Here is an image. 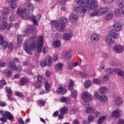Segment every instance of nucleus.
Returning a JSON list of instances; mask_svg holds the SVG:
<instances>
[{
  "instance_id": "1",
  "label": "nucleus",
  "mask_w": 124,
  "mask_h": 124,
  "mask_svg": "<svg viewBox=\"0 0 124 124\" xmlns=\"http://www.w3.org/2000/svg\"><path fill=\"white\" fill-rule=\"evenodd\" d=\"M27 6L26 9H21L20 8L17 9V13L19 17H21L23 20H31L35 26L38 25V21L41 18V15L39 14L38 16H34L32 15L33 10L34 9V6L31 2L27 3Z\"/></svg>"
},
{
  "instance_id": "2",
  "label": "nucleus",
  "mask_w": 124,
  "mask_h": 124,
  "mask_svg": "<svg viewBox=\"0 0 124 124\" xmlns=\"http://www.w3.org/2000/svg\"><path fill=\"white\" fill-rule=\"evenodd\" d=\"M76 2L81 6H75L74 10L80 13H87V11L93 10V8L95 9L98 5V2L96 0H76Z\"/></svg>"
},
{
  "instance_id": "3",
  "label": "nucleus",
  "mask_w": 124,
  "mask_h": 124,
  "mask_svg": "<svg viewBox=\"0 0 124 124\" xmlns=\"http://www.w3.org/2000/svg\"><path fill=\"white\" fill-rule=\"evenodd\" d=\"M67 22V18L65 17H62L59 21H52L50 22V25L53 28H55L58 31L62 32L64 30V27Z\"/></svg>"
},
{
  "instance_id": "4",
  "label": "nucleus",
  "mask_w": 124,
  "mask_h": 124,
  "mask_svg": "<svg viewBox=\"0 0 124 124\" xmlns=\"http://www.w3.org/2000/svg\"><path fill=\"white\" fill-rule=\"evenodd\" d=\"M36 39V37L31 36L30 41H27L23 44V48L25 51L29 55H32V50L34 47V41Z\"/></svg>"
},
{
  "instance_id": "5",
  "label": "nucleus",
  "mask_w": 124,
  "mask_h": 124,
  "mask_svg": "<svg viewBox=\"0 0 124 124\" xmlns=\"http://www.w3.org/2000/svg\"><path fill=\"white\" fill-rule=\"evenodd\" d=\"M98 7V3L97 7L95 9H93V10H94V11L91 13V16L92 17L93 16H100L101 14L107 13L110 11V9L108 7L101 8L97 9Z\"/></svg>"
},
{
  "instance_id": "6",
  "label": "nucleus",
  "mask_w": 124,
  "mask_h": 124,
  "mask_svg": "<svg viewBox=\"0 0 124 124\" xmlns=\"http://www.w3.org/2000/svg\"><path fill=\"white\" fill-rule=\"evenodd\" d=\"M44 39L43 36H40L38 38V40L36 39L34 41V48H36L37 52L38 53H41L42 52V48L44 44Z\"/></svg>"
},
{
  "instance_id": "7",
  "label": "nucleus",
  "mask_w": 124,
  "mask_h": 124,
  "mask_svg": "<svg viewBox=\"0 0 124 124\" xmlns=\"http://www.w3.org/2000/svg\"><path fill=\"white\" fill-rule=\"evenodd\" d=\"M93 96L91 95V93L88 92H85L82 95V99L84 101V105H90L89 101L91 100Z\"/></svg>"
},
{
  "instance_id": "8",
  "label": "nucleus",
  "mask_w": 124,
  "mask_h": 124,
  "mask_svg": "<svg viewBox=\"0 0 124 124\" xmlns=\"http://www.w3.org/2000/svg\"><path fill=\"white\" fill-rule=\"evenodd\" d=\"M79 11L76 12L75 11L73 14H71L70 15L69 17V21L70 23H76L77 22V20H78V18H79L80 15H79Z\"/></svg>"
},
{
  "instance_id": "9",
  "label": "nucleus",
  "mask_w": 124,
  "mask_h": 124,
  "mask_svg": "<svg viewBox=\"0 0 124 124\" xmlns=\"http://www.w3.org/2000/svg\"><path fill=\"white\" fill-rule=\"evenodd\" d=\"M52 60V57L50 56H48L46 58V61H43L40 63V65L41 67H45L46 65H47V66H51V65H52V64L53 63V61Z\"/></svg>"
},
{
  "instance_id": "10",
  "label": "nucleus",
  "mask_w": 124,
  "mask_h": 124,
  "mask_svg": "<svg viewBox=\"0 0 124 124\" xmlns=\"http://www.w3.org/2000/svg\"><path fill=\"white\" fill-rule=\"evenodd\" d=\"M106 72L107 74L103 78V81H108L109 78H110V76L114 74V72H115V69L113 70V68H108L106 70Z\"/></svg>"
},
{
  "instance_id": "11",
  "label": "nucleus",
  "mask_w": 124,
  "mask_h": 124,
  "mask_svg": "<svg viewBox=\"0 0 124 124\" xmlns=\"http://www.w3.org/2000/svg\"><path fill=\"white\" fill-rule=\"evenodd\" d=\"M94 98H97V99H99L100 101L102 102H107L108 100V97L105 95H101L100 93H96L94 94Z\"/></svg>"
},
{
  "instance_id": "12",
  "label": "nucleus",
  "mask_w": 124,
  "mask_h": 124,
  "mask_svg": "<svg viewBox=\"0 0 124 124\" xmlns=\"http://www.w3.org/2000/svg\"><path fill=\"white\" fill-rule=\"evenodd\" d=\"M25 36H29L30 33H33V34H34V33L36 32V28L33 25H31L29 27L28 29L25 30Z\"/></svg>"
},
{
  "instance_id": "13",
  "label": "nucleus",
  "mask_w": 124,
  "mask_h": 124,
  "mask_svg": "<svg viewBox=\"0 0 124 124\" xmlns=\"http://www.w3.org/2000/svg\"><path fill=\"white\" fill-rule=\"evenodd\" d=\"M11 27H12V23H10L9 24H7V22H2L0 25V31H3L5 29L7 30H10L11 29Z\"/></svg>"
},
{
  "instance_id": "14",
  "label": "nucleus",
  "mask_w": 124,
  "mask_h": 124,
  "mask_svg": "<svg viewBox=\"0 0 124 124\" xmlns=\"http://www.w3.org/2000/svg\"><path fill=\"white\" fill-rule=\"evenodd\" d=\"M43 85L42 83V76L38 75L37 76V81L35 83V86L37 89H40L41 86Z\"/></svg>"
},
{
  "instance_id": "15",
  "label": "nucleus",
  "mask_w": 124,
  "mask_h": 124,
  "mask_svg": "<svg viewBox=\"0 0 124 124\" xmlns=\"http://www.w3.org/2000/svg\"><path fill=\"white\" fill-rule=\"evenodd\" d=\"M105 42L108 46L112 45L115 43V41L109 35L105 37Z\"/></svg>"
},
{
  "instance_id": "16",
  "label": "nucleus",
  "mask_w": 124,
  "mask_h": 124,
  "mask_svg": "<svg viewBox=\"0 0 124 124\" xmlns=\"http://www.w3.org/2000/svg\"><path fill=\"white\" fill-rule=\"evenodd\" d=\"M124 46L121 45H117L113 47L114 51L118 54L123 53L124 52Z\"/></svg>"
},
{
  "instance_id": "17",
  "label": "nucleus",
  "mask_w": 124,
  "mask_h": 124,
  "mask_svg": "<svg viewBox=\"0 0 124 124\" xmlns=\"http://www.w3.org/2000/svg\"><path fill=\"white\" fill-rule=\"evenodd\" d=\"M108 35L113 38V39H118L119 38V33L116 30H111L109 32Z\"/></svg>"
},
{
  "instance_id": "18",
  "label": "nucleus",
  "mask_w": 124,
  "mask_h": 124,
  "mask_svg": "<svg viewBox=\"0 0 124 124\" xmlns=\"http://www.w3.org/2000/svg\"><path fill=\"white\" fill-rule=\"evenodd\" d=\"M1 17H2V19H4L5 16H7L9 14V9L6 7L3 8L1 10Z\"/></svg>"
},
{
  "instance_id": "19",
  "label": "nucleus",
  "mask_w": 124,
  "mask_h": 124,
  "mask_svg": "<svg viewBox=\"0 0 124 124\" xmlns=\"http://www.w3.org/2000/svg\"><path fill=\"white\" fill-rule=\"evenodd\" d=\"M0 45L4 50H6L8 46V43L6 41H3V37L1 36V35H0Z\"/></svg>"
},
{
  "instance_id": "20",
  "label": "nucleus",
  "mask_w": 124,
  "mask_h": 124,
  "mask_svg": "<svg viewBox=\"0 0 124 124\" xmlns=\"http://www.w3.org/2000/svg\"><path fill=\"white\" fill-rule=\"evenodd\" d=\"M90 38L92 41L96 43L99 40V39H100V36H99V34L96 33H93L91 35Z\"/></svg>"
},
{
  "instance_id": "21",
  "label": "nucleus",
  "mask_w": 124,
  "mask_h": 124,
  "mask_svg": "<svg viewBox=\"0 0 124 124\" xmlns=\"http://www.w3.org/2000/svg\"><path fill=\"white\" fill-rule=\"evenodd\" d=\"M113 27L114 28V31H121L123 30V26L122 24L119 22H115L113 24Z\"/></svg>"
},
{
  "instance_id": "22",
  "label": "nucleus",
  "mask_w": 124,
  "mask_h": 124,
  "mask_svg": "<svg viewBox=\"0 0 124 124\" xmlns=\"http://www.w3.org/2000/svg\"><path fill=\"white\" fill-rule=\"evenodd\" d=\"M62 58L65 59L66 61H68L71 59V54L68 51H66L62 54Z\"/></svg>"
},
{
  "instance_id": "23",
  "label": "nucleus",
  "mask_w": 124,
  "mask_h": 124,
  "mask_svg": "<svg viewBox=\"0 0 124 124\" xmlns=\"http://www.w3.org/2000/svg\"><path fill=\"white\" fill-rule=\"evenodd\" d=\"M2 116L7 118L8 120H9V121H12L13 119L12 114L9 111H4V112L2 114Z\"/></svg>"
},
{
  "instance_id": "24",
  "label": "nucleus",
  "mask_w": 124,
  "mask_h": 124,
  "mask_svg": "<svg viewBox=\"0 0 124 124\" xmlns=\"http://www.w3.org/2000/svg\"><path fill=\"white\" fill-rule=\"evenodd\" d=\"M73 36V34L72 32L69 33H65L63 35V38L64 40L65 41L67 40H70L71 39V38Z\"/></svg>"
},
{
  "instance_id": "25",
  "label": "nucleus",
  "mask_w": 124,
  "mask_h": 124,
  "mask_svg": "<svg viewBox=\"0 0 124 124\" xmlns=\"http://www.w3.org/2000/svg\"><path fill=\"white\" fill-rule=\"evenodd\" d=\"M114 72H115V73H117L118 76H121L122 77L124 75V70L121 69L115 68L114 69Z\"/></svg>"
},
{
  "instance_id": "26",
  "label": "nucleus",
  "mask_w": 124,
  "mask_h": 124,
  "mask_svg": "<svg viewBox=\"0 0 124 124\" xmlns=\"http://www.w3.org/2000/svg\"><path fill=\"white\" fill-rule=\"evenodd\" d=\"M3 76H5L6 77H11V76H12V72L8 69H5L3 71Z\"/></svg>"
},
{
  "instance_id": "27",
  "label": "nucleus",
  "mask_w": 124,
  "mask_h": 124,
  "mask_svg": "<svg viewBox=\"0 0 124 124\" xmlns=\"http://www.w3.org/2000/svg\"><path fill=\"white\" fill-rule=\"evenodd\" d=\"M62 63H57L55 66V71L56 72H59V71H62Z\"/></svg>"
},
{
  "instance_id": "28",
  "label": "nucleus",
  "mask_w": 124,
  "mask_h": 124,
  "mask_svg": "<svg viewBox=\"0 0 124 124\" xmlns=\"http://www.w3.org/2000/svg\"><path fill=\"white\" fill-rule=\"evenodd\" d=\"M61 45L62 42L59 40H57L53 43V46L55 48H59V47H61Z\"/></svg>"
},
{
  "instance_id": "29",
  "label": "nucleus",
  "mask_w": 124,
  "mask_h": 124,
  "mask_svg": "<svg viewBox=\"0 0 124 124\" xmlns=\"http://www.w3.org/2000/svg\"><path fill=\"white\" fill-rule=\"evenodd\" d=\"M17 37L18 46H22L23 45V43L22 42L23 41V36L18 34Z\"/></svg>"
},
{
  "instance_id": "30",
  "label": "nucleus",
  "mask_w": 124,
  "mask_h": 124,
  "mask_svg": "<svg viewBox=\"0 0 124 124\" xmlns=\"http://www.w3.org/2000/svg\"><path fill=\"white\" fill-rule=\"evenodd\" d=\"M123 101L124 100H123L122 98H121L120 97H117L115 100V103L116 106H120V105H121Z\"/></svg>"
},
{
  "instance_id": "31",
  "label": "nucleus",
  "mask_w": 124,
  "mask_h": 124,
  "mask_svg": "<svg viewBox=\"0 0 124 124\" xmlns=\"http://www.w3.org/2000/svg\"><path fill=\"white\" fill-rule=\"evenodd\" d=\"M113 16H114L113 12H110L105 16L104 18L105 20H111V19L113 18Z\"/></svg>"
},
{
  "instance_id": "32",
  "label": "nucleus",
  "mask_w": 124,
  "mask_h": 124,
  "mask_svg": "<svg viewBox=\"0 0 124 124\" xmlns=\"http://www.w3.org/2000/svg\"><path fill=\"white\" fill-rule=\"evenodd\" d=\"M17 7L16 4H11V15H15V8Z\"/></svg>"
},
{
  "instance_id": "33",
  "label": "nucleus",
  "mask_w": 124,
  "mask_h": 124,
  "mask_svg": "<svg viewBox=\"0 0 124 124\" xmlns=\"http://www.w3.org/2000/svg\"><path fill=\"white\" fill-rule=\"evenodd\" d=\"M60 112H62V114H63V115H64L65 114L66 115V114L68 113V109L66 107H63L60 108Z\"/></svg>"
},
{
  "instance_id": "34",
  "label": "nucleus",
  "mask_w": 124,
  "mask_h": 124,
  "mask_svg": "<svg viewBox=\"0 0 124 124\" xmlns=\"http://www.w3.org/2000/svg\"><path fill=\"white\" fill-rule=\"evenodd\" d=\"M68 84V88L69 90H71V91H72L73 88H74V82L73 80L70 79L69 80Z\"/></svg>"
},
{
  "instance_id": "35",
  "label": "nucleus",
  "mask_w": 124,
  "mask_h": 124,
  "mask_svg": "<svg viewBox=\"0 0 124 124\" xmlns=\"http://www.w3.org/2000/svg\"><path fill=\"white\" fill-rule=\"evenodd\" d=\"M112 115L113 117H115V118H119V117L121 116V114L120 113V110H119V109H116L114 110L112 112Z\"/></svg>"
},
{
  "instance_id": "36",
  "label": "nucleus",
  "mask_w": 124,
  "mask_h": 124,
  "mask_svg": "<svg viewBox=\"0 0 124 124\" xmlns=\"http://www.w3.org/2000/svg\"><path fill=\"white\" fill-rule=\"evenodd\" d=\"M94 109L92 107H88L86 108V112L87 113V114H92L93 112Z\"/></svg>"
},
{
  "instance_id": "37",
  "label": "nucleus",
  "mask_w": 124,
  "mask_h": 124,
  "mask_svg": "<svg viewBox=\"0 0 124 124\" xmlns=\"http://www.w3.org/2000/svg\"><path fill=\"white\" fill-rule=\"evenodd\" d=\"M84 86L85 88H90L92 86V81L90 80H87L84 82Z\"/></svg>"
},
{
  "instance_id": "38",
  "label": "nucleus",
  "mask_w": 124,
  "mask_h": 124,
  "mask_svg": "<svg viewBox=\"0 0 124 124\" xmlns=\"http://www.w3.org/2000/svg\"><path fill=\"white\" fill-rule=\"evenodd\" d=\"M57 92L58 93H61V94H64V93H63V87L62 86H59L57 90Z\"/></svg>"
},
{
  "instance_id": "39",
  "label": "nucleus",
  "mask_w": 124,
  "mask_h": 124,
  "mask_svg": "<svg viewBox=\"0 0 124 124\" xmlns=\"http://www.w3.org/2000/svg\"><path fill=\"white\" fill-rule=\"evenodd\" d=\"M9 67H10L11 70L14 71L16 70V65L15 63H13V62H10L9 63Z\"/></svg>"
},
{
  "instance_id": "40",
  "label": "nucleus",
  "mask_w": 124,
  "mask_h": 124,
  "mask_svg": "<svg viewBox=\"0 0 124 124\" xmlns=\"http://www.w3.org/2000/svg\"><path fill=\"white\" fill-rule=\"evenodd\" d=\"M27 82L28 80L26 78H21V80L19 81V83L21 86H23V85H25V84Z\"/></svg>"
},
{
  "instance_id": "41",
  "label": "nucleus",
  "mask_w": 124,
  "mask_h": 124,
  "mask_svg": "<svg viewBox=\"0 0 124 124\" xmlns=\"http://www.w3.org/2000/svg\"><path fill=\"white\" fill-rule=\"evenodd\" d=\"M96 93H99L100 94H104L106 93V87H102L100 89L99 92H96Z\"/></svg>"
},
{
  "instance_id": "42",
  "label": "nucleus",
  "mask_w": 124,
  "mask_h": 124,
  "mask_svg": "<svg viewBox=\"0 0 124 124\" xmlns=\"http://www.w3.org/2000/svg\"><path fill=\"white\" fill-rule=\"evenodd\" d=\"M93 83L95 85H100L101 84V80L97 78L94 79L93 80Z\"/></svg>"
},
{
  "instance_id": "43",
  "label": "nucleus",
  "mask_w": 124,
  "mask_h": 124,
  "mask_svg": "<svg viewBox=\"0 0 124 124\" xmlns=\"http://www.w3.org/2000/svg\"><path fill=\"white\" fill-rule=\"evenodd\" d=\"M38 103L39 106L43 107V106H45L46 101H45V100H39L38 101Z\"/></svg>"
},
{
  "instance_id": "44",
  "label": "nucleus",
  "mask_w": 124,
  "mask_h": 124,
  "mask_svg": "<svg viewBox=\"0 0 124 124\" xmlns=\"http://www.w3.org/2000/svg\"><path fill=\"white\" fill-rule=\"evenodd\" d=\"M105 120H106V116H101L98 119V124H102V123H103V122H104V121H105Z\"/></svg>"
},
{
  "instance_id": "45",
  "label": "nucleus",
  "mask_w": 124,
  "mask_h": 124,
  "mask_svg": "<svg viewBox=\"0 0 124 124\" xmlns=\"http://www.w3.org/2000/svg\"><path fill=\"white\" fill-rule=\"evenodd\" d=\"M115 16H121L122 15V12L120 10V8H117L114 11Z\"/></svg>"
},
{
  "instance_id": "46",
  "label": "nucleus",
  "mask_w": 124,
  "mask_h": 124,
  "mask_svg": "<svg viewBox=\"0 0 124 124\" xmlns=\"http://www.w3.org/2000/svg\"><path fill=\"white\" fill-rule=\"evenodd\" d=\"M93 117L96 118V117H98V116H99V111H97V110L93 109Z\"/></svg>"
},
{
  "instance_id": "47",
  "label": "nucleus",
  "mask_w": 124,
  "mask_h": 124,
  "mask_svg": "<svg viewBox=\"0 0 124 124\" xmlns=\"http://www.w3.org/2000/svg\"><path fill=\"white\" fill-rule=\"evenodd\" d=\"M119 7H120L121 10L124 9V1L121 0L118 5Z\"/></svg>"
},
{
  "instance_id": "48",
  "label": "nucleus",
  "mask_w": 124,
  "mask_h": 124,
  "mask_svg": "<svg viewBox=\"0 0 124 124\" xmlns=\"http://www.w3.org/2000/svg\"><path fill=\"white\" fill-rule=\"evenodd\" d=\"M16 70L14 71H17V72H20L21 70H22V66L21 65H18L17 66H16Z\"/></svg>"
},
{
  "instance_id": "49",
  "label": "nucleus",
  "mask_w": 124,
  "mask_h": 124,
  "mask_svg": "<svg viewBox=\"0 0 124 124\" xmlns=\"http://www.w3.org/2000/svg\"><path fill=\"white\" fill-rule=\"evenodd\" d=\"M45 88L46 90H49L50 88H51V85L49 84V83L47 81H45Z\"/></svg>"
},
{
  "instance_id": "50",
  "label": "nucleus",
  "mask_w": 124,
  "mask_h": 124,
  "mask_svg": "<svg viewBox=\"0 0 124 124\" xmlns=\"http://www.w3.org/2000/svg\"><path fill=\"white\" fill-rule=\"evenodd\" d=\"M7 47H8L9 51H11V52H12V51H13V43H10L9 45H8Z\"/></svg>"
},
{
  "instance_id": "51",
  "label": "nucleus",
  "mask_w": 124,
  "mask_h": 124,
  "mask_svg": "<svg viewBox=\"0 0 124 124\" xmlns=\"http://www.w3.org/2000/svg\"><path fill=\"white\" fill-rule=\"evenodd\" d=\"M71 95L72 97H76L78 95V93L77 92V91L74 90L71 93Z\"/></svg>"
},
{
  "instance_id": "52",
  "label": "nucleus",
  "mask_w": 124,
  "mask_h": 124,
  "mask_svg": "<svg viewBox=\"0 0 124 124\" xmlns=\"http://www.w3.org/2000/svg\"><path fill=\"white\" fill-rule=\"evenodd\" d=\"M94 121V117L93 115H90L88 116V121L89 123H92Z\"/></svg>"
},
{
  "instance_id": "53",
  "label": "nucleus",
  "mask_w": 124,
  "mask_h": 124,
  "mask_svg": "<svg viewBox=\"0 0 124 124\" xmlns=\"http://www.w3.org/2000/svg\"><path fill=\"white\" fill-rule=\"evenodd\" d=\"M60 101L61 102L65 103L66 101H67V98L65 97H61L60 99Z\"/></svg>"
},
{
  "instance_id": "54",
  "label": "nucleus",
  "mask_w": 124,
  "mask_h": 124,
  "mask_svg": "<svg viewBox=\"0 0 124 124\" xmlns=\"http://www.w3.org/2000/svg\"><path fill=\"white\" fill-rule=\"evenodd\" d=\"M73 67L72 62H69L67 63V68L68 69H72Z\"/></svg>"
},
{
  "instance_id": "55",
  "label": "nucleus",
  "mask_w": 124,
  "mask_h": 124,
  "mask_svg": "<svg viewBox=\"0 0 124 124\" xmlns=\"http://www.w3.org/2000/svg\"><path fill=\"white\" fill-rule=\"evenodd\" d=\"M4 85H6V81L3 79H1L0 80V86H4Z\"/></svg>"
},
{
  "instance_id": "56",
  "label": "nucleus",
  "mask_w": 124,
  "mask_h": 124,
  "mask_svg": "<svg viewBox=\"0 0 124 124\" xmlns=\"http://www.w3.org/2000/svg\"><path fill=\"white\" fill-rule=\"evenodd\" d=\"M5 90H6L7 93H9V94H12V91H11V89L10 88L6 87Z\"/></svg>"
},
{
  "instance_id": "57",
  "label": "nucleus",
  "mask_w": 124,
  "mask_h": 124,
  "mask_svg": "<svg viewBox=\"0 0 124 124\" xmlns=\"http://www.w3.org/2000/svg\"><path fill=\"white\" fill-rule=\"evenodd\" d=\"M9 19L10 22L14 21V20H15V15H11Z\"/></svg>"
},
{
  "instance_id": "58",
  "label": "nucleus",
  "mask_w": 124,
  "mask_h": 124,
  "mask_svg": "<svg viewBox=\"0 0 124 124\" xmlns=\"http://www.w3.org/2000/svg\"><path fill=\"white\" fill-rule=\"evenodd\" d=\"M65 2H66V0H59V4L60 5L65 4Z\"/></svg>"
},
{
  "instance_id": "59",
  "label": "nucleus",
  "mask_w": 124,
  "mask_h": 124,
  "mask_svg": "<svg viewBox=\"0 0 124 124\" xmlns=\"http://www.w3.org/2000/svg\"><path fill=\"white\" fill-rule=\"evenodd\" d=\"M72 64H73V67H76V66L79 65V63L77 61L76 62H72Z\"/></svg>"
},
{
  "instance_id": "60",
  "label": "nucleus",
  "mask_w": 124,
  "mask_h": 124,
  "mask_svg": "<svg viewBox=\"0 0 124 124\" xmlns=\"http://www.w3.org/2000/svg\"><path fill=\"white\" fill-rule=\"evenodd\" d=\"M0 121L1 122H4V123H6L7 122V118H5V117L3 116L0 118Z\"/></svg>"
},
{
  "instance_id": "61",
  "label": "nucleus",
  "mask_w": 124,
  "mask_h": 124,
  "mask_svg": "<svg viewBox=\"0 0 124 124\" xmlns=\"http://www.w3.org/2000/svg\"><path fill=\"white\" fill-rule=\"evenodd\" d=\"M77 112V109L75 108H73L71 111H70V114L71 115H74L75 113Z\"/></svg>"
},
{
  "instance_id": "62",
  "label": "nucleus",
  "mask_w": 124,
  "mask_h": 124,
  "mask_svg": "<svg viewBox=\"0 0 124 124\" xmlns=\"http://www.w3.org/2000/svg\"><path fill=\"white\" fill-rule=\"evenodd\" d=\"M19 62V59L16 58H14L13 59V62H13L14 63H17V62Z\"/></svg>"
},
{
  "instance_id": "63",
  "label": "nucleus",
  "mask_w": 124,
  "mask_h": 124,
  "mask_svg": "<svg viewBox=\"0 0 124 124\" xmlns=\"http://www.w3.org/2000/svg\"><path fill=\"white\" fill-rule=\"evenodd\" d=\"M16 95H17V96H18V97H23L24 95H23V94H22V93L17 92L16 93Z\"/></svg>"
},
{
  "instance_id": "64",
  "label": "nucleus",
  "mask_w": 124,
  "mask_h": 124,
  "mask_svg": "<svg viewBox=\"0 0 124 124\" xmlns=\"http://www.w3.org/2000/svg\"><path fill=\"white\" fill-rule=\"evenodd\" d=\"M117 124H124V119H120Z\"/></svg>"
}]
</instances>
